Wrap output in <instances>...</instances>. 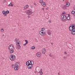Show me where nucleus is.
Here are the masks:
<instances>
[{
  "mask_svg": "<svg viewBox=\"0 0 75 75\" xmlns=\"http://www.w3.org/2000/svg\"><path fill=\"white\" fill-rule=\"evenodd\" d=\"M70 31H72L71 32V34L75 35V25L73 24L72 26H70L69 27Z\"/></svg>",
  "mask_w": 75,
  "mask_h": 75,
  "instance_id": "nucleus-1",
  "label": "nucleus"
},
{
  "mask_svg": "<svg viewBox=\"0 0 75 75\" xmlns=\"http://www.w3.org/2000/svg\"><path fill=\"white\" fill-rule=\"evenodd\" d=\"M31 62H32V61L29 60L27 61L26 63V65L28 66V68L29 69H31L33 67V64H32Z\"/></svg>",
  "mask_w": 75,
  "mask_h": 75,
  "instance_id": "nucleus-2",
  "label": "nucleus"
},
{
  "mask_svg": "<svg viewBox=\"0 0 75 75\" xmlns=\"http://www.w3.org/2000/svg\"><path fill=\"white\" fill-rule=\"evenodd\" d=\"M9 58L11 61H14L16 58V55L14 54L10 55Z\"/></svg>",
  "mask_w": 75,
  "mask_h": 75,
  "instance_id": "nucleus-3",
  "label": "nucleus"
},
{
  "mask_svg": "<svg viewBox=\"0 0 75 75\" xmlns=\"http://www.w3.org/2000/svg\"><path fill=\"white\" fill-rule=\"evenodd\" d=\"M67 18L66 16L65 15H62L61 17V20H62V21H65Z\"/></svg>",
  "mask_w": 75,
  "mask_h": 75,
  "instance_id": "nucleus-4",
  "label": "nucleus"
},
{
  "mask_svg": "<svg viewBox=\"0 0 75 75\" xmlns=\"http://www.w3.org/2000/svg\"><path fill=\"white\" fill-rule=\"evenodd\" d=\"M39 34L41 35H45V31H40L39 32Z\"/></svg>",
  "mask_w": 75,
  "mask_h": 75,
  "instance_id": "nucleus-5",
  "label": "nucleus"
},
{
  "mask_svg": "<svg viewBox=\"0 0 75 75\" xmlns=\"http://www.w3.org/2000/svg\"><path fill=\"white\" fill-rule=\"evenodd\" d=\"M32 13H33V12H32V11L31 10H28V15H33Z\"/></svg>",
  "mask_w": 75,
  "mask_h": 75,
  "instance_id": "nucleus-6",
  "label": "nucleus"
},
{
  "mask_svg": "<svg viewBox=\"0 0 75 75\" xmlns=\"http://www.w3.org/2000/svg\"><path fill=\"white\" fill-rule=\"evenodd\" d=\"M14 48V46L12 45H10L8 46V50H11Z\"/></svg>",
  "mask_w": 75,
  "mask_h": 75,
  "instance_id": "nucleus-7",
  "label": "nucleus"
},
{
  "mask_svg": "<svg viewBox=\"0 0 75 75\" xmlns=\"http://www.w3.org/2000/svg\"><path fill=\"white\" fill-rule=\"evenodd\" d=\"M16 43L17 45H20V41L19 40H17L16 42Z\"/></svg>",
  "mask_w": 75,
  "mask_h": 75,
  "instance_id": "nucleus-8",
  "label": "nucleus"
},
{
  "mask_svg": "<svg viewBox=\"0 0 75 75\" xmlns=\"http://www.w3.org/2000/svg\"><path fill=\"white\" fill-rule=\"evenodd\" d=\"M47 34L49 35H51V31L50 30H47Z\"/></svg>",
  "mask_w": 75,
  "mask_h": 75,
  "instance_id": "nucleus-9",
  "label": "nucleus"
},
{
  "mask_svg": "<svg viewBox=\"0 0 75 75\" xmlns=\"http://www.w3.org/2000/svg\"><path fill=\"white\" fill-rule=\"evenodd\" d=\"M37 56L38 57H40V56H41V53L40 52H38L36 54Z\"/></svg>",
  "mask_w": 75,
  "mask_h": 75,
  "instance_id": "nucleus-10",
  "label": "nucleus"
},
{
  "mask_svg": "<svg viewBox=\"0 0 75 75\" xmlns=\"http://www.w3.org/2000/svg\"><path fill=\"white\" fill-rule=\"evenodd\" d=\"M42 53L43 54H45V52H46V50L45 49H43L42 50Z\"/></svg>",
  "mask_w": 75,
  "mask_h": 75,
  "instance_id": "nucleus-11",
  "label": "nucleus"
},
{
  "mask_svg": "<svg viewBox=\"0 0 75 75\" xmlns=\"http://www.w3.org/2000/svg\"><path fill=\"white\" fill-rule=\"evenodd\" d=\"M14 49H12L9 50V52L10 54H12V53H13L14 52Z\"/></svg>",
  "mask_w": 75,
  "mask_h": 75,
  "instance_id": "nucleus-12",
  "label": "nucleus"
},
{
  "mask_svg": "<svg viewBox=\"0 0 75 75\" xmlns=\"http://www.w3.org/2000/svg\"><path fill=\"white\" fill-rule=\"evenodd\" d=\"M15 67H20V63L18 62L16 63L15 64Z\"/></svg>",
  "mask_w": 75,
  "mask_h": 75,
  "instance_id": "nucleus-13",
  "label": "nucleus"
},
{
  "mask_svg": "<svg viewBox=\"0 0 75 75\" xmlns=\"http://www.w3.org/2000/svg\"><path fill=\"white\" fill-rule=\"evenodd\" d=\"M2 13L3 14L4 16H6V14L5 11L4 10L3 11H2Z\"/></svg>",
  "mask_w": 75,
  "mask_h": 75,
  "instance_id": "nucleus-14",
  "label": "nucleus"
},
{
  "mask_svg": "<svg viewBox=\"0 0 75 75\" xmlns=\"http://www.w3.org/2000/svg\"><path fill=\"white\" fill-rule=\"evenodd\" d=\"M69 6H70V4L69 2H67V3H66V7H69Z\"/></svg>",
  "mask_w": 75,
  "mask_h": 75,
  "instance_id": "nucleus-15",
  "label": "nucleus"
},
{
  "mask_svg": "<svg viewBox=\"0 0 75 75\" xmlns=\"http://www.w3.org/2000/svg\"><path fill=\"white\" fill-rule=\"evenodd\" d=\"M29 7V6L28 5V4L26 5L24 7V9L25 10V9H27L28 7Z\"/></svg>",
  "mask_w": 75,
  "mask_h": 75,
  "instance_id": "nucleus-16",
  "label": "nucleus"
},
{
  "mask_svg": "<svg viewBox=\"0 0 75 75\" xmlns=\"http://www.w3.org/2000/svg\"><path fill=\"white\" fill-rule=\"evenodd\" d=\"M41 5L42 6H46V4L44 2H43L41 3Z\"/></svg>",
  "mask_w": 75,
  "mask_h": 75,
  "instance_id": "nucleus-17",
  "label": "nucleus"
},
{
  "mask_svg": "<svg viewBox=\"0 0 75 75\" xmlns=\"http://www.w3.org/2000/svg\"><path fill=\"white\" fill-rule=\"evenodd\" d=\"M62 7L64 10H66V9H67V6H65V5H63Z\"/></svg>",
  "mask_w": 75,
  "mask_h": 75,
  "instance_id": "nucleus-18",
  "label": "nucleus"
},
{
  "mask_svg": "<svg viewBox=\"0 0 75 75\" xmlns=\"http://www.w3.org/2000/svg\"><path fill=\"white\" fill-rule=\"evenodd\" d=\"M12 4V2H11L10 3V4L8 5L9 6H11V7H13V5Z\"/></svg>",
  "mask_w": 75,
  "mask_h": 75,
  "instance_id": "nucleus-19",
  "label": "nucleus"
},
{
  "mask_svg": "<svg viewBox=\"0 0 75 75\" xmlns=\"http://www.w3.org/2000/svg\"><path fill=\"white\" fill-rule=\"evenodd\" d=\"M67 19L68 21H69L70 20V16L68 15V16L67 17Z\"/></svg>",
  "mask_w": 75,
  "mask_h": 75,
  "instance_id": "nucleus-20",
  "label": "nucleus"
},
{
  "mask_svg": "<svg viewBox=\"0 0 75 75\" xmlns=\"http://www.w3.org/2000/svg\"><path fill=\"white\" fill-rule=\"evenodd\" d=\"M14 69L15 70H18V67H17L16 66H15L14 67Z\"/></svg>",
  "mask_w": 75,
  "mask_h": 75,
  "instance_id": "nucleus-21",
  "label": "nucleus"
},
{
  "mask_svg": "<svg viewBox=\"0 0 75 75\" xmlns=\"http://www.w3.org/2000/svg\"><path fill=\"white\" fill-rule=\"evenodd\" d=\"M18 45V46L17 47L18 48H17V49L18 50H19V49H20V48H21V46H20V45Z\"/></svg>",
  "mask_w": 75,
  "mask_h": 75,
  "instance_id": "nucleus-22",
  "label": "nucleus"
},
{
  "mask_svg": "<svg viewBox=\"0 0 75 75\" xmlns=\"http://www.w3.org/2000/svg\"><path fill=\"white\" fill-rule=\"evenodd\" d=\"M45 30V29L44 28H42L41 30H40L42 31H44Z\"/></svg>",
  "mask_w": 75,
  "mask_h": 75,
  "instance_id": "nucleus-23",
  "label": "nucleus"
},
{
  "mask_svg": "<svg viewBox=\"0 0 75 75\" xmlns=\"http://www.w3.org/2000/svg\"><path fill=\"white\" fill-rule=\"evenodd\" d=\"M16 67L15 65L14 64H13L12 65V68H13Z\"/></svg>",
  "mask_w": 75,
  "mask_h": 75,
  "instance_id": "nucleus-24",
  "label": "nucleus"
},
{
  "mask_svg": "<svg viewBox=\"0 0 75 75\" xmlns=\"http://www.w3.org/2000/svg\"><path fill=\"white\" fill-rule=\"evenodd\" d=\"M71 13L72 14H74V15L75 14V11H71Z\"/></svg>",
  "mask_w": 75,
  "mask_h": 75,
  "instance_id": "nucleus-25",
  "label": "nucleus"
},
{
  "mask_svg": "<svg viewBox=\"0 0 75 75\" xmlns=\"http://www.w3.org/2000/svg\"><path fill=\"white\" fill-rule=\"evenodd\" d=\"M5 12L6 14H8L9 13V11H7Z\"/></svg>",
  "mask_w": 75,
  "mask_h": 75,
  "instance_id": "nucleus-26",
  "label": "nucleus"
},
{
  "mask_svg": "<svg viewBox=\"0 0 75 75\" xmlns=\"http://www.w3.org/2000/svg\"><path fill=\"white\" fill-rule=\"evenodd\" d=\"M1 32H4V30L3 28H2L1 30Z\"/></svg>",
  "mask_w": 75,
  "mask_h": 75,
  "instance_id": "nucleus-27",
  "label": "nucleus"
},
{
  "mask_svg": "<svg viewBox=\"0 0 75 75\" xmlns=\"http://www.w3.org/2000/svg\"><path fill=\"white\" fill-rule=\"evenodd\" d=\"M31 49L32 50H34L35 49V47H34V46H33L31 47Z\"/></svg>",
  "mask_w": 75,
  "mask_h": 75,
  "instance_id": "nucleus-28",
  "label": "nucleus"
},
{
  "mask_svg": "<svg viewBox=\"0 0 75 75\" xmlns=\"http://www.w3.org/2000/svg\"><path fill=\"white\" fill-rule=\"evenodd\" d=\"M43 1V0H40V3L41 4V3H42Z\"/></svg>",
  "mask_w": 75,
  "mask_h": 75,
  "instance_id": "nucleus-29",
  "label": "nucleus"
},
{
  "mask_svg": "<svg viewBox=\"0 0 75 75\" xmlns=\"http://www.w3.org/2000/svg\"><path fill=\"white\" fill-rule=\"evenodd\" d=\"M24 13H25V14H27V13H28V10L25 11L24 12Z\"/></svg>",
  "mask_w": 75,
  "mask_h": 75,
  "instance_id": "nucleus-30",
  "label": "nucleus"
},
{
  "mask_svg": "<svg viewBox=\"0 0 75 75\" xmlns=\"http://www.w3.org/2000/svg\"><path fill=\"white\" fill-rule=\"evenodd\" d=\"M42 69H41L39 71V73H40L41 72H42Z\"/></svg>",
  "mask_w": 75,
  "mask_h": 75,
  "instance_id": "nucleus-31",
  "label": "nucleus"
},
{
  "mask_svg": "<svg viewBox=\"0 0 75 75\" xmlns=\"http://www.w3.org/2000/svg\"><path fill=\"white\" fill-rule=\"evenodd\" d=\"M25 41L26 42V44H28V41L27 40H25Z\"/></svg>",
  "mask_w": 75,
  "mask_h": 75,
  "instance_id": "nucleus-32",
  "label": "nucleus"
},
{
  "mask_svg": "<svg viewBox=\"0 0 75 75\" xmlns=\"http://www.w3.org/2000/svg\"><path fill=\"white\" fill-rule=\"evenodd\" d=\"M18 40L17 39V38H16L15 39L14 41H18Z\"/></svg>",
  "mask_w": 75,
  "mask_h": 75,
  "instance_id": "nucleus-33",
  "label": "nucleus"
},
{
  "mask_svg": "<svg viewBox=\"0 0 75 75\" xmlns=\"http://www.w3.org/2000/svg\"><path fill=\"white\" fill-rule=\"evenodd\" d=\"M64 59H67V57H64Z\"/></svg>",
  "mask_w": 75,
  "mask_h": 75,
  "instance_id": "nucleus-34",
  "label": "nucleus"
},
{
  "mask_svg": "<svg viewBox=\"0 0 75 75\" xmlns=\"http://www.w3.org/2000/svg\"><path fill=\"white\" fill-rule=\"evenodd\" d=\"M34 5L36 6H37V4L35 3H34Z\"/></svg>",
  "mask_w": 75,
  "mask_h": 75,
  "instance_id": "nucleus-35",
  "label": "nucleus"
},
{
  "mask_svg": "<svg viewBox=\"0 0 75 75\" xmlns=\"http://www.w3.org/2000/svg\"><path fill=\"white\" fill-rule=\"evenodd\" d=\"M40 73V75H42V74H43V72H41Z\"/></svg>",
  "mask_w": 75,
  "mask_h": 75,
  "instance_id": "nucleus-36",
  "label": "nucleus"
},
{
  "mask_svg": "<svg viewBox=\"0 0 75 75\" xmlns=\"http://www.w3.org/2000/svg\"><path fill=\"white\" fill-rule=\"evenodd\" d=\"M65 14V12H62V14Z\"/></svg>",
  "mask_w": 75,
  "mask_h": 75,
  "instance_id": "nucleus-37",
  "label": "nucleus"
},
{
  "mask_svg": "<svg viewBox=\"0 0 75 75\" xmlns=\"http://www.w3.org/2000/svg\"><path fill=\"white\" fill-rule=\"evenodd\" d=\"M51 21H48V23H51Z\"/></svg>",
  "mask_w": 75,
  "mask_h": 75,
  "instance_id": "nucleus-38",
  "label": "nucleus"
},
{
  "mask_svg": "<svg viewBox=\"0 0 75 75\" xmlns=\"http://www.w3.org/2000/svg\"><path fill=\"white\" fill-rule=\"evenodd\" d=\"M27 45V43H26L25 44H24V46H25V45Z\"/></svg>",
  "mask_w": 75,
  "mask_h": 75,
  "instance_id": "nucleus-39",
  "label": "nucleus"
},
{
  "mask_svg": "<svg viewBox=\"0 0 75 75\" xmlns=\"http://www.w3.org/2000/svg\"><path fill=\"white\" fill-rule=\"evenodd\" d=\"M50 57H52V55H51V54H50Z\"/></svg>",
  "mask_w": 75,
  "mask_h": 75,
  "instance_id": "nucleus-40",
  "label": "nucleus"
},
{
  "mask_svg": "<svg viewBox=\"0 0 75 75\" xmlns=\"http://www.w3.org/2000/svg\"><path fill=\"white\" fill-rule=\"evenodd\" d=\"M30 7L31 8H33V6H31Z\"/></svg>",
  "mask_w": 75,
  "mask_h": 75,
  "instance_id": "nucleus-41",
  "label": "nucleus"
},
{
  "mask_svg": "<svg viewBox=\"0 0 75 75\" xmlns=\"http://www.w3.org/2000/svg\"><path fill=\"white\" fill-rule=\"evenodd\" d=\"M28 18H30V16L29 15L28 16Z\"/></svg>",
  "mask_w": 75,
  "mask_h": 75,
  "instance_id": "nucleus-42",
  "label": "nucleus"
},
{
  "mask_svg": "<svg viewBox=\"0 0 75 75\" xmlns=\"http://www.w3.org/2000/svg\"><path fill=\"white\" fill-rule=\"evenodd\" d=\"M64 54H67V52H65Z\"/></svg>",
  "mask_w": 75,
  "mask_h": 75,
  "instance_id": "nucleus-43",
  "label": "nucleus"
},
{
  "mask_svg": "<svg viewBox=\"0 0 75 75\" xmlns=\"http://www.w3.org/2000/svg\"><path fill=\"white\" fill-rule=\"evenodd\" d=\"M51 44L52 45H53V44H54V43L52 42V43H51Z\"/></svg>",
  "mask_w": 75,
  "mask_h": 75,
  "instance_id": "nucleus-44",
  "label": "nucleus"
},
{
  "mask_svg": "<svg viewBox=\"0 0 75 75\" xmlns=\"http://www.w3.org/2000/svg\"><path fill=\"white\" fill-rule=\"evenodd\" d=\"M42 9L43 10H44V8H42Z\"/></svg>",
  "mask_w": 75,
  "mask_h": 75,
  "instance_id": "nucleus-45",
  "label": "nucleus"
},
{
  "mask_svg": "<svg viewBox=\"0 0 75 75\" xmlns=\"http://www.w3.org/2000/svg\"><path fill=\"white\" fill-rule=\"evenodd\" d=\"M74 10H75V7H74Z\"/></svg>",
  "mask_w": 75,
  "mask_h": 75,
  "instance_id": "nucleus-46",
  "label": "nucleus"
},
{
  "mask_svg": "<svg viewBox=\"0 0 75 75\" xmlns=\"http://www.w3.org/2000/svg\"><path fill=\"white\" fill-rule=\"evenodd\" d=\"M58 75H59V73L58 74Z\"/></svg>",
  "mask_w": 75,
  "mask_h": 75,
  "instance_id": "nucleus-47",
  "label": "nucleus"
},
{
  "mask_svg": "<svg viewBox=\"0 0 75 75\" xmlns=\"http://www.w3.org/2000/svg\"><path fill=\"white\" fill-rule=\"evenodd\" d=\"M63 0V1H64V0Z\"/></svg>",
  "mask_w": 75,
  "mask_h": 75,
  "instance_id": "nucleus-48",
  "label": "nucleus"
},
{
  "mask_svg": "<svg viewBox=\"0 0 75 75\" xmlns=\"http://www.w3.org/2000/svg\"><path fill=\"white\" fill-rule=\"evenodd\" d=\"M46 9V10H47V8Z\"/></svg>",
  "mask_w": 75,
  "mask_h": 75,
  "instance_id": "nucleus-49",
  "label": "nucleus"
}]
</instances>
